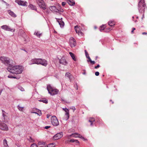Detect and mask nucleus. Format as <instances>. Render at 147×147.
Segmentation results:
<instances>
[{
    "label": "nucleus",
    "instance_id": "nucleus-1",
    "mask_svg": "<svg viewBox=\"0 0 147 147\" xmlns=\"http://www.w3.org/2000/svg\"><path fill=\"white\" fill-rule=\"evenodd\" d=\"M24 68L22 66H10L7 68L8 71L11 73L14 74H20L23 71Z\"/></svg>",
    "mask_w": 147,
    "mask_h": 147
},
{
    "label": "nucleus",
    "instance_id": "nucleus-2",
    "mask_svg": "<svg viewBox=\"0 0 147 147\" xmlns=\"http://www.w3.org/2000/svg\"><path fill=\"white\" fill-rule=\"evenodd\" d=\"M47 89L49 93L51 95L57 94L59 92L58 89L53 88L50 85H47Z\"/></svg>",
    "mask_w": 147,
    "mask_h": 147
},
{
    "label": "nucleus",
    "instance_id": "nucleus-3",
    "mask_svg": "<svg viewBox=\"0 0 147 147\" xmlns=\"http://www.w3.org/2000/svg\"><path fill=\"white\" fill-rule=\"evenodd\" d=\"M138 10L140 13H144L146 6L144 0H141L138 3Z\"/></svg>",
    "mask_w": 147,
    "mask_h": 147
},
{
    "label": "nucleus",
    "instance_id": "nucleus-4",
    "mask_svg": "<svg viewBox=\"0 0 147 147\" xmlns=\"http://www.w3.org/2000/svg\"><path fill=\"white\" fill-rule=\"evenodd\" d=\"M0 60L1 62L6 65H10V63L12 61L9 58L5 56H1Z\"/></svg>",
    "mask_w": 147,
    "mask_h": 147
},
{
    "label": "nucleus",
    "instance_id": "nucleus-5",
    "mask_svg": "<svg viewBox=\"0 0 147 147\" xmlns=\"http://www.w3.org/2000/svg\"><path fill=\"white\" fill-rule=\"evenodd\" d=\"M51 122L52 125L55 126H57L59 125L58 120L55 116H52L51 118Z\"/></svg>",
    "mask_w": 147,
    "mask_h": 147
},
{
    "label": "nucleus",
    "instance_id": "nucleus-6",
    "mask_svg": "<svg viewBox=\"0 0 147 147\" xmlns=\"http://www.w3.org/2000/svg\"><path fill=\"white\" fill-rule=\"evenodd\" d=\"M40 8L43 10L46 9V5L43 0H36Z\"/></svg>",
    "mask_w": 147,
    "mask_h": 147
},
{
    "label": "nucleus",
    "instance_id": "nucleus-7",
    "mask_svg": "<svg viewBox=\"0 0 147 147\" xmlns=\"http://www.w3.org/2000/svg\"><path fill=\"white\" fill-rule=\"evenodd\" d=\"M15 2L17 3L18 5L23 6H27L28 4V3L26 1L21 0H16Z\"/></svg>",
    "mask_w": 147,
    "mask_h": 147
},
{
    "label": "nucleus",
    "instance_id": "nucleus-8",
    "mask_svg": "<svg viewBox=\"0 0 147 147\" xmlns=\"http://www.w3.org/2000/svg\"><path fill=\"white\" fill-rule=\"evenodd\" d=\"M63 135V132H61L55 134L53 138L54 140H57L61 138Z\"/></svg>",
    "mask_w": 147,
    "mask_h": 147
},
{
    "label": "nucleus",
    "instance_id": "nucleus-9",
    "mask_svg": "<svg viewBox=\"0 0 147 147\" xmlns=\"http://www.w3.org/2000/svg\"><path fill=\"white\" fill-rule=\"evenodd\" d=\"M69 45L71 48L76 45V42L73 37H71L69 39Z\"/></svg>",
    "mask_w": 147,
    "mask_h": 147
},
{
    "label": "nucleus",
    "instance_id": "nucleus-10",
    "mask_svg": "<svg viewBox=\"0 0 147 147\" xmlns=\"http://www.w3.org/2000/svg\"><path fill=\"white\" fill-rule=\"evenodd\" d=\"M0 129L6 131L8 130V127L7 125L1 121H0Z\"/></svg>",
    "mask_w": 147,
    "mask_h": 147
},
{
    "label": "nucleus",
    "instance_id": "nucleus-11",
    "mask_svg": "<svg viewBox=\"0 0 147 147\" xmlns=\"http://www.w3.org/2000/svg\"><path fill=\"white\" fill-rule=\"evenodd\" d=\"M63 110L65 112V116H66L65 118V120L66 121L69 118V110L67 108H63Z\"/></svg>",
    "mask_w": 147,
    "mask_h": 147
},
{
    "label": "nucleus",
    "instance_id": "nucleus-12",
    "mask_svg": "<svg viewBox=\"0 0 147 147\" xmlns=\"http://www.w3.org/2000/svg\"><path fill=\"white\" fill-rule=\"evenodd\" d=\"M38 64H41L45 66H46L47 65V61L45 59H39Z\"/></svg>",
    "mask_w": 147,
    "mask_h": 147
},
{
    "label": "nucleus",
    "instance_id": "nucleus-13",
    "mask_svg": "<svg viewBox=\"0 0 147 147\" xmlns=\"http://www.w3.org/2000/svg\"><path fill=\"white\" fill-rule=\"evenodd\" d=\"M1 28L7 31H12V29H11L9 26L7 25H4L1 27Z\"/></svg>",
    "mask_w": 147,
    "mask_h": 147
},
{
    "label": "nucleus",
    "instance_id": "nucleus-14",
    "mask_svg": "<svg viewBox=\"0 0 147 147\" xmlns=\"http://www.w3.org/2000/svg\"><path fill=\"white\" fill-rule=\"evenodd\" d=\"M55 19H56L57 22H58L59 24L60 25V27L61 28L63 27L64 25V23L62 20V18H61V19L55 18Z\"/></svg>",
    "mask_w": 147,
    "mask_h": 147
},
{
    "label": "nucleus",
    "instance_id": "nucleus-15",
    "mask_svg": "<svg viewBox=\"0 0 147 147\" xmlns=\"http://www.w3.org/2000/svg\"><path fill=\"white\" fill-rule=\"evenodd\" d=\"M74 29L76 33L79 35L82 36L83 35V33L80 30L79 28L77 26H74Z\"/></svg>",
    "mask_w": 147,
    "mask_h": 147
},
{
    "label": "nucleus",
    "instance_id": "nucleus-16",
    "mask_svg": "<svg viewBox=\"0 0 147 147\" xmlns=\"http://www.w3.org/2000/svg\"><path fill=\"white\" fill-rule=\"evenodd\" d=\"M59 63L62 65H66L67 63L64 57H62L61 59H59Z\"/></svg>",
    "mask_w": 147,
    "mask_h": 147
},
{
    "label": "nucleus",
    "instance_id": "nucleus-17",
    "mask_svg": "<svg viewBox=\"0 0 147 147\" xmlns=\"http://www.w3.org/2000/svg\"><path fill=\"white\" fill-rule=\"evenodd\" d=\"M40 60H39V59H32L31 61L32 63H29L30 65H32L33 64H36L38 65V62Z\"/></svg>",
    "mask_w": 147,
    "mask_h": 147
},
{
    "label": "nucleus",
    "instance_id": "nucleus-18",
    "mask_svg": "<svg viewBox=\"0 0 147 147\" xmlns=\"http://www.w3.org/2000/svg\"><path fill=\"white\" fill-rule=\"evenodd\" d=\"M95 120L94 118H90L88 120V121L90 123V125L91 126H93Z\"/></svg>",
    "mask_w": 147,
    "mask_h": 147
},
{
    "label": "nucleus",
    "instance_id": "nucleus-19",
    "mask_svg": "<svg viewBox=\"0 0 147 147\" xmlns=\"http://www.w3.org/2000/svg\"><path fill=\"white\" fill-rule=\"evenodd\" d=\"M7 12L11 16L14 18L16 17V15L13 11H11L10 10H8Z\"/></svg>",
    "mask_w": 147,
    "mask_h": 147
},
{
    "label": "nucleus",
    "instance_id": "nucleus-20",
    "mask_svg": "<svg viewBox=\"0 0 147 147\" xmlns=\"http://www.w3.org/2000/svg\"><path fill=\"white\" fill-rule=\"evenodd\" d=\"M67 2L69 5L73 6L75 4V2L74 0H67Z\"/></svg>",
    "mask_w": 147,
    "mask_h": 147
},
{
    "label": "nucleus",
    "instance_id": "nucleus-21",
    "mask_svg": "<svg viewBox=\"0 0 147 147\" xmlns=\"http://www.w3.org/2000/svg\"><path fill=\"white\" fill-rule=\"evenodd\" d=\"M79 135V134L77 133H74L72 134H71L69 136V137L73 136L74 138H78Z\"/></svg>",
    "mask_w": 147,
    "mask_h": 147
},
{
    "label": "nucleus",
    "instance_id": "nucleus-22",
    "mask_svg": "<svg viewBox=\"0 0 147 147\" xmlns=\"http://www.w3.org/2000/svg\"><path fill=\"white\" fill-rule=\"evenodd\" d=\"M38 147H46L45 146V143L43 142H39L38 143Z\"/></svg>",
    "mask_w": 147,
    "mask_h": 147
},
{
    "label": "nucleus",
    "instance_id": "nucleus-23",
    "mask_svg": "<svg viewBox=\"0 0 147 147\" xmlns=\"http://www.w3.org/2000/svg\"><path fill=\"white\" fill-rule=\"evenodd\" d=\"M28 7L36 11L37 10V9L36 6H34L32 4H30Z\"/></svg>",
    "mask_w": 147,
    "mask_h": 147
},
{
    "label": "nucleus",
    "instance_id": "nucleus-24",
    "mask_svg": "<svg viewBox=\"0 0 147 147\" xmlns=\"http://www.w3.org/2000/svg\"><path fill=\"white\" fill-rule=\"evenodd\" d=\"M69 54L73 59L74 61H76V59L75 57V55L71 52H69Z\"/></svg>",
    "mask_w": 147,
    "mask_h": 147
},
{
    "label": "nucleus",
    "instance_id": "nucleus-25",
    "mask_svg": "<svg viewBox=\"0 0 147 147\" xmlns=\"http://www.w3.org/2000/svg\"><path fill=\"white\" fill-rule=\"evenodd\" d=\"M3 144L4 147H9L6 139H4L3 141Z\"/></svg>",
    "mask_w": 147,
    "mask_h": 147
},
{
    "label": "nucleus",
    "instance_id": "nucleus-26",
    "mask_svg": "<svg viewBox=\"0 0 147 147\" xmlns=\"http://www.w3.org/2000/svg\"><path fill=\"white\" fill-rule=\"evenodd\" d=\"M39 101L40 102H43V103H48L47 100L46 99L42 98V99H40V100H39Z\"/></svg>",
    "mask_w": 147,
    "mask_h": 147
},
{
    "label": "nucleus",
    "instance_id": "nucleus-27",
    "mask_svg": "<svg viewBox=\"0 0 147 147\" xmlns=\"http://www.w3.org/2000/svg\"><path fill=\"white\" fill-rule=\"evenodd\" d=\"M2 115L3 116V118H2V119H6V118L7 117V116H6L5 115L6 112L4 111H2Z\"/></svg>",
    "mask_w": 147,
    "mask_h": 147
},
{
    "label": "nucleus",
    "instance_id": "nucleus-28",
    "mask_svg": "<svg viewBox=\"0 0 147 147\" xmlns=\"http://www.w3.org/2000/svg\"><path fill=\"white\" fill-rule=\"evenodd\" d=\"M67 77L69 78L70 80L71 81V75L70 73L69 72L67 73L65 75Z\"/></svg>",
    "mask_w": 147,
    "mask_h": 147
},
{
    "label": "nucleus",
    "instance_id": "nucleus-29",
    "mask_svg": "<svg viewBox=\"0 0 147 147\" xmlns=\"http://www.w3.org/2000/svg\"><path fill=\"white\" fill-rule=\"evenodd\" d=\"M34 34L36 35L38 37L40 38L41 35V34L39 32H35L34 33Z\"/></svg>",
    "mask_w": 147,
    "mask_h": 147
},
{
    "label": "nucleus",
    "instance_id": "nucleus-30",
    "mask_svg": "<svg viewBox=\"0 0 147 147\" xmlns=\"http://www.w3.org/2000/svg\"><path fill=\"white\" fill-rule=\"evenodd\" d=\"M115 25V22L113 21H110L109 22V25L111 26H112Z\"/></svg>",
    "mask_w": 147,
    "mask_h": 147
},
{
    "label": "nucleus",
    "instance_id": "nucleus-31",
    "mask_svg": "<svg viewBox=\"0 0 147 147\" xmlns=\"http://www.w3.org/2000/svg\"><path fill=\"white\" fill-rule=\"evenodd\" d=\"M105 25H103L101 26L99 28L100 31L101 32L102 31L104 30L105 28Z\"/></svg>",
    "mask_w": 147,
    "mask_h": 147
},
{
    "label": "nucleus",
    "instance_id": "nucleus-32",
    "mask_svg": "<svg viewBox=\"0 0 147 147\" xmlns=\"http://www.w3.org/2000/svg\"><path fill=\"white\" fill-rule=\"evenodd\" d=\"M38 112L39 113L36 112H32L31 113L36 114L38 115H39V116H40L42 115V113L41 111L38 110Z\"/></svg>",
    "mask_w": 147,
    "mask_h": 147
},
{
    "label": "nucleus",
    "instance_id": "nucleus-33",
    "mask_svg": "<svg viewBox=\"0 0 147 147\" xmlns=\"http://www.w3.org/2000/svg\"><path fill=\"white\" fill-rule=\"evenodd\" d=\"M55 146V145L53 143L49 144L46 147H54Z\"/></svg>",
    "mask_w": 147,
    "mask_h": 147
},
{
    "label": "nucleus",
    "instance_id": "nucleus-34",
    "mask_svg": "<svg viewBox=\"0 0 147 147\" xmlns=\"http://www.w3.org/2000/svg\"><path fill=\"white\" fill-rule=\"evenodd\" d=\"M57 10L59 11H60L62 12H63L64 11L63 9L61 7H59V9H57Z\"/></svg>",
    "mask_w": 147,
    "mask_h": 147
},
{
    "label": "nucleus",
    "instance_id": "nucleus-35",
    "mask_svg": "<svg viewBox=\"0 0 147 147\" xmlns=\"http://www.w3.org/2000/svg\"><path fill=\"white\" fill-rule=\"evenodd\" d=\"M18 88L21 91H23L24 90V89L21 86H19Z\"/></svg>",
    "mask_w": 147,
    "mask_h": 147
},
{
    "label": "nucleus",
    "instance_id": "nucleus-36",
    "mask_svg": "<svg viewBox=\"0 0 147 147\" xmlns=\"http://www.w3.org/2000/svg\"><path fill=\"white\" fill-rule=\"evenodd\" d=\"M30 147H38L36 144H35V143H33L31 145Z\"/></svg>",
    "mask_w": 147,
    "mask_h": 147
},
{
    "label": "nucleus",
    "instance_id": "nucleus-37",
    "mask_svg": "<svg viewBox=\"0 0 147 147\" xmlns=\"http://www.w3.org/2000/svg\"><path fill=\"white\" fill-rule=\"evenodd\" d=\"M8 77L9 78H16V77H14L11 75H9L8 76Z\"/></svg>",
    "mask_w": 147,
    "mask_h": 147
},
{
    "label": "nucleus",
    "instance_id": "nucleus-38",
    "mask_svg": "<svg viewBox=\"0 0 147 147\" xmlns=\"http://www.w3.org/2000/svg\"><path fill=\"white\" fill-rule=\"evenodd\" d=\"M88 59L87 60L88 62H90L92 60L90 58L89 56H88L87 58Z\"/></svg>",
    "mask_w": 147,
    "mask_h": 147
},
{
    "label": "nucleus",
    "instance_id": "nucleus-39",
    "mask_svg": "<svg viewBox=\"0 0 147 147\" xmlns=\"http://www.w3.org/2000/svg\"><path fill=\"white\" fill-rule=\"evenodd\" d=\"M18 108L20 110L22 111V109L23 108V107H21L18 105Z\"/></svg>",
    "mask_w": 147,
    "mask_h": 147
},
{
    "label": "nucleus",
    "instance_id": "nucleus-40",
    "mask_svg": "<svg viewBox=\"0 0 147 147\" xmlns=\"http://www.w3.org/2000/svg\"><path fill=\"white\" fill-rule=\"evenodd\" d=\"M70 109H72L73 111H74L76 110V108L74 107H70Z\"/></svg>",
    "mask_w": 147,
    "mask_h": 147
},
{
    "label": "nucleus",
    "instance_id": "nucleus-41",
    "mask_svg": "<svg viewBox=\"0 0 147 147\" xmlns=\"http://www.w3.org/2000/svg\"><path fill=\"white\" fill-rule=\"evenodd\" d=\"M99 74V73L98 71H96L95 73V75L96 76H98Z\"/></svg>",
    "mask_w": 147,
    "mask_h": 147
},
{
    "label": "nucleus",
    "instance_id": "nucleus-42",
    "mask_svg": "<svg viewBox=\"0 0 147 147\" xmlns=\"http://www.w3.org/2000/svg\"><path fill=\"white\" fill-rule=\"evenodd\" d=\"M51 8L53 9V10H55V9H56V7L55 6H53L51 7Z\"/></svg>",
    "mask_w": 147,
    "mask_h": 147
},
{
    "label": "nucleus",
    "instance_id": "nucleus-43",
    "mask_svg": "<svg viewBox=\"0 0 147 147\" xmlns=\"http://www.w3.org/2000/svg\"><path fill=\"white\" fill-rule=\"evenodd\" d=\"M66 4V3L65 2H63L62 3V5L63 6H64Z\"/></svg>",
    "mask_w": 147,
    "mask_h": 147
},
{
    "label": "nucleus",
    "instance_id": "nucleus-44",
    "mask_svg": "<svg viewBox=\"0 0 147 147\" xmlns=\"http://www.w3.org/2000/svg\"><path fill=\"white\" fill-rule=\"evenodd\" d=\"M79 137H78V138H79L84 139V137L83 136H81V135H80V134H79Z\"/></svg>",
    "mask_w": 147,
    "mask_h": 147
},
{
    "label": "nucleus",
    "instance_id": "nucleus-45",
    "mask_svg": "<svg viewBox=\"0 0 147 147\" xmlns=\"http://www.w3.org/2000/svg\"><path fill=\"white\" fill-rule=\"evenodd\" d=\"M50 127H51V126H45L44 127V128H45V129H48L49 128H50Z\"/></svg>",
    "mask_w": 147,
    "mask_h": 147
},
{
    "label": "nucleus",
    "instance_id": "nucleus-46",
    "mask_svg": "<svg viewBox=\"0 0 147 147\" xmlns=\"http://www.w3.org/2000/svg\"><path fill=\"white\" fill-rule=\"evenodd\" d=\"M100 67V65L99 64H98L97 66H95L94 68L95 69H97L98 68H99Z\"/></svg>",
    "mask_w": 147,
    "mask_h": 147
},
{
    "label": "nucleus",
    "instance_id": "nucleus-47",
    "mask_svg": "<svg viewBox=\"0 0 147 147\" xmlns=\"http://www.w3.org/2000/svg\"><path fill=\"white\" fill-rule=\"evenodd\" d=\"M75 140H74V139H71L70 140V142H75Z\"/></svg>",
    "mask_w": 147,
    "mask_h": 147
},
{
    "label": "nucleus",
    "instance_id": "nucleus-48",
    "mask_svg": "<svg viewBox=\"0 0 147 147\" xmlns=\"http://www.w3.org/2000/svg\"><path fill=\"white\" fill-rule=\"evenodd\" d=\"M136 29L134 28H133L132 29V30L131 31V32L132 33H133L134 31V30H135Z\"/></svg>",
    "mask_w": 147,
    "mask_h": 147
},
{
    "label": "nucleus",
    "instance_id": "nucleus-49",
    "mask_svg": "<svg viewBox=\"0 0 147 147\" xmlns=\"http://www.w3.org/2000/svg\"><path fill=\"white\" fill-rule=\"evenodd\" d=\"M90 62L91 64H94L95 63V62L94 61L91 60Z\"/></svg>",
    "mask_w": 147,
    "mask_h": 147
},
{
    "label": "nucleus",
    "instance_id": "nucleus-50",
    "mask_svg": "<svg viewBox=\"0 0 147 147\" xmlns=\"http://www.w3.org/2000/svg\"><path fill=\"white\" fill-rule=\"evenodd\" d=\"M85 55H86V57L87 58V57H88V56H89L88 53H85Z\"/></svg>",
    "mask_w": 147,
    "mask_h": 147
},
{
    "label": "nucleus",
    "instance_id": "nucleus-51",
    "mask_svg": "<svg viewBox=\"0 0 147 147\" xmlns=\"http://www.w3.org/2000/svg\"><path fill=\"white\" fill-rule=\"evenodd\" d=\"M75 142L76 143H79L78 141L77 140H75V142Z\"/></svg>",
    "mask_w": 147,
    "mask_h": 147
},
{
    "label": "nucleus",
    "instance_id": "nucleus-52",
    "mask_svg": "<svg viewBox=\"0 0 147 147\" xmlns=\"http://www.w3.org/2000/svg\"><path fill=\"white\" fill-rule=\"evenodd\" d=\"M108 31H107V32H109V31H110L112 29L111 28H108Z\"/></svg>",
    "mask_w": 147,
    "mask_h": 147
},
{
    "label": "nucleus",
    "instance_id": "nucleus-53",
    "mask_svg": "<svg viewBox=\"0 0 147 147\" xmlns=\"http://www.w3.org/2000/svg\"><path fill=\"white\" fill-rule=\"evenodd\" d=\"M142 34H143V35L147 34V33L146 32H143L142 33Z\"/></svg>",
    "mask_w": 147,
    "mask_h": 147
},
{
    "label": "nucleus",
    "instance_id": "nucleus-54",
    "mask_svg": "<svg viewBox=\"0 0 147 147\" xmlns=\"http://www.w3.org/2000/svg\"><path fill=\"white\" fill-rule=\"evenodd\" d=\"M2 89H0V95H1V93L2 91Z\"/></svg>",
    "mask_w": 147,
    "mask_h": 147
},
{
    "label": "nucleus",
    "instance_id": "nucleus-55",
    "mask_svg": "<svg viewBox=\"0 0 147 147\" xmlns=\"http://www.w3.org/2000/svg\"><path fill=\"white\" fill-rule=\"evenodd\" d=\"M61 100L62 101H65V102H67L66 101H65L63 99H61Z\"/></svg>",
    "mask_w": 147,
    "mask_h": 147
},
{
    "label": "nucleus",
    "instance_id": "nucleus-56",
    "mask_svg": "<svg viewBox=\"0 0 147 147\" xmlns=\"http://www.w3.org/2000/svg\"><path fill=\"white\" fill-rule=\"evenodd\" d=\"M4 3H6V2L4 1L3 0H1Z\"/></svg>",
    "mask_w": 147,
    "mask_h": 147
},
{
    "label": "nucleus",
    "instance_id": "nucleus-57",
    "mask_svg": "<svg viewBox=\"0 0 147 147\" xmlns=\"http://www.w3.org/2000/svg\"><path fill=\"white\" fill-rule=\"evenodd\" d=\"M5 3V4L7 6H8L9 5V4L7 3L6 2V3Z\"/></svg>",
    "mask_w": 147,
    "mask_h": 147
},
{
    "label": "nucleus",
    "instance_id": "nucleus-58",
    "mask_svg": "<svg viewBox=\"0 0 147 147\" xmlns=\"http://www.w3.org/2000/svg\"><path fill=\"white\" fill-rule=\"evenodd\" d=\"M144 18V14L143 15V16L142 18V19H143V18Z\"/></svg>",
    "mask_w": 147,
    "mask_h": 147
},
{
    "label": "nucleus",
    "instance_id": "nucleus-59",
    "mask_svg": "<svg viewBox=\"0 0 147 147\" xmlns=\"http://www.w3.org/2000/svg\"><path fill=\"white\" fill-rule=\"evenodd\" d=\"M85 53H88V52H87V51H86V50H85Z\"/></svg>",
    "mask_w": 147,
    "mask_h": 147
},
{
    "label": "nucleus",
    "instance_id": "nucleus-60",
    "mask_svg": "<svg viewBox=\"0 0 147 147\" xmlns=\"http://www.w3.org/2000/svg\"><path fill=\"white\" fill-rule=\"evenodd\" d=\"M94 28L95 29H96L97 28V27L96 26H95L94 27Z\"/></svg>",
    "mask_w": 147,
    "mask_h": 147
},
{
    "label": "nucleus",
    "instance_id": "nucleus-61",
    "mask_svg": "<svg viewBox=\"0 0 147 147\" xmlns=\"http://www.w3.org/2000/svg\"><path fill=\"white\" fill-rule=\"evenodd\" d=\"M86 74L85 72H84V73H83V74Z\"/></svg>",
    "mask_w": 147,
    "mask_h": 147
},
{
    "label": "nucleus",
    "instance_id": "nucleus-62",
    "mask_svg": "<svg viewBox=\"0 0 147 147\" xmlns=\"http://www.w3.org/2000/svg\"><path fill=\"white\" fill-rule=\"evenodd\" d=\"M136 18H137V19H138V17H136Z\"/></svg>",
    "mask_w": 147,
    "mask_h": 147
},
{
    "label": "nucleus",
    "instance_id": "nucleus-63",
    "mask_svg": "<svg viewBox=\"0 0 147 147\" xmlns=\"http://www.w3.org/2000/svg\"><path fill=\"white\" fill-rule=\"evenodd\" d=\"M135 22H137V20H135Z\"/></svg>",
    "mask_w": 147,
    "mask_h": 147
},
{
    "label": "nucleus",
    "instance_id": "nucleus-64",
    "mask_svg": "<svg viewBox=\"0 0 147 147\" xmlns=\"http://www.w3.org/2000/svg\"><path fill=\"white\" fill-rule=\"evenodd\" d=\"M134 16H133V17H132V18H133V19H134Z\"/></svg>",
    "mask_w": 147,
    "mask_h": 147
}]
</instances>
